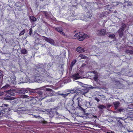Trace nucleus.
I'll return each mask as SVG.
<instances>
[{
  "label": "nucleus",
  "mask_w": 133,
  "mask_h": 133,
  "mask_svg": "<svg viewBox=\"0 0 133 133\" xmlns=\"http://www.w3.org/2000/svg\"><path fill=\"white\" fill-rule=\"evenodd\" d=\"M108 133H110V132H108Z\"/></svg>",
  "instance_id": "nucleus-54"
},
{
  "label": "nucleus",
  "mask_w": 133,
  "mask_h": 133,
  "mask_svg": "<svg viewBox=\"0 0 133 133\" xmlns=\"http://www.w3.org/2000/svg\"><path fill=\"white\" fill-rule=\"evenodd\" d=\"M95 99L96 100L97 102H99V100L96 97L95 98Z\"/></svg>",
  "instance_id": "nucleus-42"
},
{
  "label": "nucleus",
  "mask_w": 133,
  "mask_h": 133,
  "mask_svg": "<svg viewBox=\"0 0 133 133\" xmlns=\"http://www.w3.org/2000/svg\"><path fill=\"white\" fill-rule=\"evenodd\" d=\"M2 74L1 73V71L0 70V79L2 77Z\"/></svg>",
  "instance_id": "nucleus-46"
},
{
  "label": "nucleus",
  "mask_w": 133,
  "mask_h": 133,
  "mask_svg": "<svg viewBox=\"0 0 133 133\" xmlns=\"http://www.w3.org/2000/svg\"><path fill=\"white\" fill-rule=\"evenodd\" d=\"M118 32L119 37L121 38L123 35L124 31L119 29L118 31Z\"/></svg>",
  "instance_id": "nucleus-16"
},
{
  "label": "nucleus",
  "mask_w": 133,
  "mask_h": 133,
  "mask_svg": "<svg viewBox=\"0 0 133 133\" xmlns=\"http://www.w3.org/2000/svg\"><path fill=\"white\" fill-rule=\"evenodd\" d=\"M75 91L72 90L68 94H62V95L63 97L65 98L69 94H72L73 93H75Z\"/></svg>",
  "instance_id": "nucleus-17"
},
{
  "label": "nucleus",
  "mask_w": 133,
  "mask_h": 133,
  "mask_svg": "<svg viewBox=\"0 0 133 133\" xmlns=\"http://www.w3.org/2000/svg\"><path fill=\"white\" fill-rule=\"evenodd\" d=\"M61 1H63V0H61Z\"/></svg>",
  "instance_id": "nucleus-51"
},
{
  "label": "nucleus",
  "mask_w": 133,
  "mask_h": 133,
  "mask_svg": "<svg viewBox=\"0 0 133 133\" xmlns=\"http://www.w3.org/2000/svg\"><path fill=\"white\" fill-rule=\"evenodd\" d=\"M115 35L114 34H110L108 36V37L111 38H114L115 37Z\"/></svg>",
  "instance_id": "nucleus-31"
},
{
  "label": "nucleus",
  "mask_w": 133,
  "mask_h": 133,
  "mask_svg": "<svg viewBox=\"0 0 133 133\" xmlns=\"http://www.w3.org/2000/svg\"><path fill=\"white\" fill-rule=\"evenodd\" d=\"M84 17H85V18L83 20L86 22L87 21H90L91 17H92V16L90 13L87 12L85 15Z\"/></svg>",
  "instance_id": "nucleus-11"
},
{
  "label": "nucleus",
  "mask_w": 133,
  "mask_h": 133,
  "mask_svg": "<svg viewBox=\"0 0 133 133\" xmlns=\"http://www.w3.org/2000/svg\"><path fill=\"white\" fill-rule=\"evenodd\" d=\"M107 107L108 108H110V107L111 105H110L109 104L107 105Z\"/></svg>",
  "instance_id": "nucleus-47"
},
{
  "label": "nucleus",
  "mask_w": 133,
  "mask_h": 133,
  "mask_svg": "<svg viewBox=\"0 0 133 133\" xmlns=\"http://www.w3.org/2000/svg\"><path fill=\"white\" fill-rule=\"evenodd\" d=\"M4 94V92H1L0 91V96H2Z\"/></svg>",
  "instance_id": "nucleus-43"
},
{
  "label": "nucleus",
  "mask_w": 133,
  "mask_h": 133,
  "mask_svg": "<svg viewBox=\"0 0 133 133\" xmlns=\"http://www.w3.org/2000/svg\"><path fill=\"white\" fill-rule=\"evenodd\" d=\"M30 21L31 23L35 22L36 20V18L34 16H31L29 17Z\"/></svg>",
  "instance_id": "nucleus-19"
},
{
  "label": "nucleus",
  "mask_w": 133,
  "mask_h": 133,
  "mask_svg": "<svg viewBox=\"0 0 133 133\" xmlns=\"http://www.w3.org/2000/svg\"><path fill=\"white\" fill-rule=\"evenodd\" d=\"M105 14H104V12H103V13H102L100 15V17H102L105 16Z\"/></svg>",
  "instance_id": "nucleus-38"
},
{
  "label": "nucleus",
  "mask_w": 133,
  "mask_h": 133,
  "mask_svg": "<svg viewBox=\"0 0 133 133\" xmlns=\"http://www.w3.org/2000/svg\"><path fill=\"white\" fill-rule=\"evenodd\" d=\"M55 29L56 31L59 32L62 35L64 36H65V34L63 32V29L61 27H56L55 28Z\"/></svg>",
  "instance_id": "nucleus-12"
},
{
  "label": "nucleus",
  "mask_w": 133,
  "mask_h": 133,
  "mask_svg": "<svg viewBox=\"0 0 133 133\" xmlns=\"http://www.w3.org/2000/svg\"><path fill=\"white\" fill-rule=\"evenodd\" d=\"M5 113H4V112H3L2 110H0V115L1 117L3 115H5Z\"/></svg>",
  "instance_id": "nucleus-35"
},
{
  "label": "nucleus",
  "mask_w": 133,
  "mask_h": 133,
  "mask_svg": "<svg viewBox=\"0 0 133 133\" xmlns=\"http://www.w3.org/2000/svg\"><path fill=\"white\" fill-rule=\"evenodd\" d=\"M77 51L79 53L82 52H84V49L81 47H78L76 48Z\"/></svg>",
  "instance_id": "nucleus-18"
},
{
  "label": "nucleus",
  "mask_w": 133,
  "mask_h": 133,
  "mask_svg": "<svg viewBox=\"0 0 133 133\" xmlns=\"http://www.w3.org/2000/svg\"><path fill=\"white\" fill-rule=\"evenodd\" d=\"M50 123H53V122H50Z\"/></svg>",
  "instance_id": "nucleus-49"
},
{
  "label": "nucleus",
  "mask_w": 133,
  "mask_h": 133,
  "mask_svg": "<svg viewBox=\"0 0 133 133\" xmlns=\"http://www.w3.org/2000/svg\"><path fill=\"white\" fill-rule=\"evenodd\" d=\"M47 92H45L44 94L41 91H38L37 92V94L39 95V96L41 97V98L42 99H43L48 96H52L51 94L49 95L47 93Z\"/></svg>",
  "instance_id": "nucleus-4"
},
{
  "label": "nucleus",
  "mask_w": 133,
  "mask_h": 133,
  "mask_svg": "<svg viewBox=\"0 0 133 133\" xmlns=\"http://www.w3.org/2000/svg\"><path fill=\"white\" fill-rule=\"evenodd\" d=\"M123 6H122V8L123 9L125 8H126V6H127V5H126L124 4V3L123 4Z\"/></svg>",
  "instance_id": "nucleus-41"
},
{
  "label": "nucleus",
  "mask_w": 133,
  "mask_h": 133,
  "mask_svg": "<svg viewBox=\"0 0 133 133\" xmlns=\"http://www.w3.org/2000/svg\"><path fill=\"white\" fill-rule=\"evenodd\" d=\"M21 52L22 54H25L27 53V51L25 49H22L21 50Z\"/></svg>",
  "instance_id": "nucleus-21"
},
{
  "label": "nucleus",
  "mask_w": 133,
  "mask_h": 133,
  "mask_svg": "<svg viewBox=\"0 0 133 133\" xmlns=\"http://www.w3.org/2000/svg\"><path fill=\"white\" fill-rule=\"evenodd\" d=\"M76 62V59L73 60L71 62L70 64V66L72 67L75 64Z\"/></svg>",
  "instance_id": "nucleus-27"
},
{
  "label": "nucleus",
  "mask_w": 133,
  "mask_h": 133,
  "mask_svg": "<svg viewBox=\"0 0 133 133\" xmlns=\"http://www.w3.org/2000/svg\"><path fill=\"white\" fill-rule=\"evenodd\" d=\"M106 31L105 29H102L97 30L96 33L99 36H104L106 34Z\"/></svg>",
  "instance_id": "nucleus-7"
},
{
  "label": "nucleus",
  "mask_w": 133,
  "mask_h": 133,
  "mask_svg": "<svg viewBox=\"0 0 133 133\" xmlns=\"http://www.w3.org/2000/svg\"><path fill=\"white\" fill-rule=\"evenodd\" d=\"M44 16L46 18H47L48 16V14L47 11H45L44 12Z\"/></svg>",
  "instance_id": "nucleus-36"
},
{
  "label": "nucleus",
  "mask_w": 133,
  "mask_h": 133,
  "mask_svg": "<svg viewBox=\"0 0 133 133\" xmlns=\"http://www.w3.org/2000/svg\"><path fill=\"white\" fill-rule=\"evenodd\" d=\"M31 101L32 102H34V103H36L37 102V101H36V100L35 99H32V100H31Z\"/></svg>",
  "instance_id": "nucleus-40"
},
{
  "label": "nucleus",
  "mask_w": 133,
  "mask_h": 133,
  "mask_svg": "<svg viewBox=\"0 0 133 133\" xmlns=\"http://www.w3.org/2000/svg\"><path fill=\"white\" fill-rule=\"evenodd\" d=\"M45 90L46 91L45 92H47V93L49 94V95H51L52 94V96L53 95V94L51 93L50 94L49 91H52V90L50 88H46L45 89Z\"/></svg>",
  "instance_id": "nucleus-24"
},
{
  "label": "nucleus",
  "mask_w": 133,
  "mask_h": 133,
  "mask_svg": "<svg viewBox=\"0 0 133 133\" xmlns=\"http://www.w3.org/2000/svg\"><path fill=\"white\" fill-rule=\"evenodd\" d=\"M98 108L100 109H103L104 108H106V107L105 106L102 105H100L98 107Z\"/></svg>",
  "instance_id": "nucleus-26"
},
{
  "label": "nucleus",
  "mask_w": 133,
  "mask_h": 133,
  "mask_svg": "<svg viewBox=\"0 0 133 133\" xmlns=\"http://www.w3.org/2000/svg\"><path fill=\"white\" fill-rule=\"evenodd\" d=\"M15 90L13 89H11L10 90L4 91L6 93L5 96L6 97L14 96L15 95V94L13 92Z\"/></svg>",
  "instance_id": "nucleus-5"
},
{
  "label": "nucleus",
  "mask_w": 133,
  "mask_h": 133,
  "mask_svg": "<svg viewBox=\"0 0 133 133\" xmlns=\"http://www.w3.org/2000/svg\"><path fill=\"white\" fill-rule=\"evenodd\" d=\"M9 106V105L4 104H2V105L1 106V107L2 109L1 110H2L3 112L5 113V115L7 114L8 113V111H10Z\"/></svg>",
  "instance_id": "nucleus-3"
},
{
  "label": "nucleus",
  "mask_w": 133,
  "mask_h": 133,
  "mask_svg": "<svg viewBox=\"0 0 133 133\" xmlns=\"http://www.w3.org/2000/svg\"><path fill=\"white\" fill-rule=\"evenodd\" d=\"M74 36L78 38V40L79 41H82L85 38H88L89 37L87 35L85 34L82 32H80L75 34Z\"/></svg>",
  "instance_id": "nucleus-2"
},
{
  "label": "nucleus",
  "mask_w": 133,
  "mask_h": 133,
  "mask_svg": "<svg viewBox=\"0 0 133 133\" xmlns=\"http://www.w3.org/2000/svg\"><path fill=\"white\" fill-rule=\"evenodd\" d=\"M124 4L127 5L128 6H130L132 5V3L130 1H127L125 2L124 3Z\"/></svg>",
  "instance_id": "nucleus-23"
},
{
  "label": "nucleus",
  "mask_w": 133,
  "mask_h": 133,
  "mask_svg": "<svg viewBox=\"0 0 133 133\" xmlns=\"http://www.w3.org/2000/svg\"><path fill=\"white\" fill-rule=\"evenodd\" d=\"M79 57L83 59H85L87 58V57L84 54H80L79 55Z\"/></svg>",
  "instance_id": "nucleus-29"
},
{
  "label": "nucleus",
  "mask_w": 133,
  "mask_h": 133,
  "mask_svg": "<svg viewBox=\"0 0 133 133\" xmlns=\"http://www.w3.org/2000/svg\"><path fill=\"white\" fill-rule=\"evenodd\" d=\"M97 117L96 116H95V117Z\"/></svg>",
  "instance_id": "nucleus-53"
},
{
  "label": "nucleus",
  "mask_w": 133,
  "mask_h": 133,
  "mask_svg": "<svg viewBox=\"0 0 133 133\" xmlns=\"http://www.w3.org/2000/svg\"><path fill=\"white\" fill-rule=\"evenodd\" d=\"M1 86H0V89H1Z\"/></svg>",
  "instance_id": "nucleus-52"
},
{
  "label": "nucleus",
  "mask_w": 133,
  "mask_h": 133,
  "mask_svg": "<svg viewBox=\"0 0 133 133\" xmlns=\"http://www.w3.org/2000/svg\"><path fill=\"white\" fill-rule=\"evenodd\" d=\"M93 72L94 73H95V71H93Z\"/></svg>",
  "instance_id": "nucleus-50"
},
{
  "label": "nucleus",
  "mask_w": 133,
  "mask_h": 133,
  "mask_svg": "<svg viewBox=\"0 0 133 133\" xmlns=\"http://www.w3.org/2000/svg\"><path fill=\"white\" fill-rule=\"evenodd\" d=\"M9 85L8 84H6V85L2 88V89H6L9 87Z\"/></svg>",
  "instance_id": "nucleus-30"
},
{
  "label": "nucleus",
  "mask_w": 133,
  "mask_h": 133,
  "mask_svg": "<svg viewBox=\"0 0 133 133\" xmlns=\"http://www.w3.org/2000/svg\"><path fill=\"white\" fill-rule=\"evenodd\" d=\"M98 77L97 76H96L94 78V80L96 81H98Z\"/></svg>",
  "instance_id": "nucleus-37"
},
{
  "label": "nucleus",
  "mask_w": 133,
  "mask_h": 133,
  "mask_svg": "<svg viewBox=\"0 0 133 133\" xmlns=\"http://www.w3.org/2000/svg\"><path fill=\"white\" fill-rule=\"evenodd\" d=\"M32 29L31 28H30V29L29 30V34L30 35H31L32 34Z\"/></svg>",
  "instance_id": "nucleus-39"
},
{
  "label": "nucleus",
  "mask_w": 133,
  "mask_h": 133,
  "mask_svg": "<svg viewBox=\"0 0 133 133\" xmlns=\"http://www.w3.org/2000/svg\"><path fill=\"white\" fill-rule=\"evenodd\" d=\"M77 95L76 94L74 95V97L72 98V101L74 103H76L77 104L78 106L76 107V108L82 111H84V109L81 107L82 99L79 97L76 98Z\"/></svg>",
  "instance_id": "nucleus-1"
},
{
  "label": "nucleus",
  "mask_w": 133,
  "mask_h": 133,
  "mask_svg": "<svg viewBox=\"0 0 133 133\" xmlns=\"http://www.w3.org/2000/svg\"><path fill=\"white\" fill-rule=\"evenodd\" d=\"M114 104L115 108H116L118 107L119 104V102H117L114 103Z\"/></svg>",
  "instance_id": "nucleus-32"
},
{
  "label": "nucleus",
  "mask_w": 133,
  "mask_h": 133,
  "mask_svg": "<svg viewBox=\"0 0 133 133\" xmlns=\"http://www.w3.org/2000/svg\"><path fill=\"white\" fill-rule=\"evenodd\" d=\"M42 70V69L41 68H37L36 69L34 72V75L33 76L34 78L36 79L37 77H40L41 75L39 71H41Z\"/></svg>",
  "instance_id": "nucleus-6"
},
{
  "label": "nucleus",
  "mask_w": 133,
  "mask_h": 133,
  "mask_svg": "<svg viewBox=\"0 0 133 133\" xmlns=\"http://www.w3.org/2000/svg\"><path fill=\"white\" fill-rule=\"evenodd\" d=\"M48 115L49 117L51 118L53 117L55 115V112L51 110H50L48 112Z\"/></svg>",
  "instance_id": "nucleus-15"
},
{
  "label": "nucleus",
  "mask_w": 133,
  "mask_h": 133,
  "mask_svg": "<svg viewBox=\"0 0 133 133\" xmlns=\"http://www.w3.org/2000/svg\"><path fill=\"white\" fill-rule=\"evenodd\" d=\"M129 47L130 48V49H132V50H131V51H132V54H133V47L132 46H129Z\"/></svg>",
  "instance_id": "nucleus-44"
},
{
  "label": "nucleus",
  "mask_w": 133,
  "mask_h": 133,
  "mask_svg": "<svg viewBox=\"0 0 133 133\" xmlns=\"http://www.w3.org/2000/svg\"><path fill=\"white\" fill-rule=\"evenodd\" d=\"M123 110V109H118V111L119 112H121Z\"/></svg>",
  "instance_id": "nucleus-45"
},
{
  "label": "nucleus",
  "mask_w": 133,
  "mask_h": 133,
  "mask_svg": "<svg viewBox=\"0 0 133 133\" xmlns=\"http://www.w3.org/2000/svg\"><path fill=\"white\" fill-rule=\"evenodd\" d=\"M115 83L118 89L122 88L124 87V85L118 80L115 81Z\"/></svg>",
  "instance_id": "nucleus-10"
},
{
  "label": "nucleus",
  "mask_w": 133,
  "mask_h": 133,
  "mask_svg": "<svg viewBox=\"0 0 133 133\" xmlns=\"http://www.w3.org/2000/svg\"><path fill=\"white\" fill-rule=\"evenodd\" d=\"M20 97L21 98H27L28 100L27 101L26 100L25 102H28L29 101H30L31 99V97H29L26 95H22L20 96Z\"/></svg>",
  "instance_id": "nucleus-13"
},
{
  "label": "nucleus",
  "mask_w": 133,
  "mask_h": 133,
  "mask_svg": "<svg viewBox=\"0 0 133 133\" xmlns=\"http://www.w3.org/2000/svg\"><path fill=\"white\" fill-rule=\"evenodd\" d=\"M16 98L15 97H5L4 98V99L6 100H13L16 99Z\"/></svg>",
  "instance_id": "nucleus-25"
},
{
  "label": "nucleus",
  "mask_w": 133,
  "mask_h": 133,
  "mask_svg": "<svg viewBox=\"0 0 133 133\" xmlns=\"http://www.w3.org/2000/svg\"><path fill=\"white\" fill-rule=\"evenodd\" d=\"M44 38V39L46 41L50 43L51 44L53 43L54 42V41L52 39L48 38L45 36H43Z\"/></svg>",
  "instance_id": "nucleus-14"
},
{
  "label": "nucleus",
  "mask_w": 133,
  "mask_h": 133,
  "mask_svg": "<svg viewBox=\"0 0 133 133\" xmlns=\"http://www.w3.org/2000/svg\"><path fill=\"white\" fill-rule=\"evenodd\" d=\"M125 52L127 54H132V51L131 50H130L128 49H126L125 51Z\"/></svg>",
  "instance_id": "nucleus-28"
},
{
  "label": "nucleus",
  "mask_w": 133,
  "mask_h": 133,
  "mask_svg": "<svg viewBox=\"0 0 133 133\" xmlns=\"http://www.w3.org/2000/svg\"><path fill=\"white\" fill-rule=\"evenodd\" d=\"M126 26L127 25L126 24L124 23H122V25L121 27L119 29L124 31Z\"/></svg>",
  "instance_id": "nucleus-20"
},
{
  "label": "nucleus",
  "mask_w": 133,
  "mask_h": 133,
  "mask_svg": "<svg viewBox=\"0 0 133 133\" xmlns=\"http://www.w3.org/2000/svg\"><path fill=\"white\" fill-rule=\"evenodd\" d=\"M116 119L117 122V124L121 128L122 127L123 125L122 124L123 122H122V121H124L125 119L122 118L118 117Z\"/></svg>",
  "instance_id": "nucleus-8"
},
{
  "label": "nucleus",
  "mask_w": 133,
  "mask_h": 133,
  "mask_svg": "<svg viewBox=\"0 0 133 133\" xmlns=\"http://www.w3.org/2000/svg\"><path fill=\"white\" fill-rule=\"evenodd\" d=\"M38 116H35V117L36 118H37Z\"/></svg>",
  "instance_id": "nucleus-48"
},
{
  "label": "nucleus",
  "mask_w": 133,
  "mask_h": 133,
  "mask_svg": "<svg viewBox=\"0 0 133 133\" xmlns=\"http://www.w3.org/2000/svg\"><path fill=\"white\" fill-rule=\"evenodd\" d=\"M25 32V29H24L22 31H21L19 34V36H21L24 34Z\"/></svg>",
  "instance_id": "nucleus-33"
},
{
  "label": "nucleus",
  "mask_w": 133,
  "mask_h": 133,
  "mask_svg": "<svg viewBox=\"0 0 133 133\" xmlns=\"http://www.w3.org/2000/svg\"><path fill=\"white\" fill-rule=\"evenodd\" d=\"M79 76V74L77 73V74H74L73 75V77L76 80H77L79 78V77H78Z\"/></svg>",
  "instance_id": "nucleus-22"
},
{
  "label": "nucleus",
  "mask_w": 133,
  "mask_h": 133,
  "mask_svg": "<svg viewBox=\"0 0 133 133\" xmlns=\"http://www.w3.org/2000/svg\"><path fill=\"white\" fill-rule=\"evenodd\" d=\"M88 92V91L87 90H85L84 91L82 92L81 94L82 95H85Z\"/></svg>",
  "instance_id": "nucleus-34"
},
{
  "label": "nucleus",
  "mask_w": 133,
  "mask_h": 133,
  "mask_svg": "<svg viewBox=\"0 0 133 133\" xmlns=\"http://www.w3.org/2000/svg\"><path fill=\"white\" fill-rule=\"evenodd\" d=\"M29 89L27 88L26 89H21L17 91H16V93H19V94H24L28 93V91L29 90Z\"/></svg>",
  "instance_id": "nucleus-9"
}]
</instances>
